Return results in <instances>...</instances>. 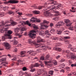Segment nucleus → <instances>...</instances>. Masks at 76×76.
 Masks as SVG:
<instances>
[{
  "instance_id": "nucleus-1",
  "label": "nucleus",
  "mask_w": 76,
  "mask_h": 76,
  "mask_svg": "<svg viewBox=\"0 0 76 76\" xmlns=\"http://www.w3.org/2000/svg\"><path fill=\"white\" fill-rule=\"evenodd\" d=\"M32 7L33 8H35V9H38L40 10L42 8H45V10L46 11V13H48V11H50V10H54V9H57V7H53V6H51L49 7H47V6H39L37 7L36 5H34L32 6Z\"/></svg>"
},
{
  "instance_id": "nucleus-2",
  "label": "nucleus",
  "mask_w": 76,
  "mask_h": 76,
  "mask_svg": "<svg viewBox=\"0 0 76 76\" xmlns=\"http://www.w3.org/2000/svg\"><path fill=\"white\" fill-rule=\"evenodd\" d=\"M33 27L34 29V30L31 31L28 34V35L29 36V37L31 38H32V39L35 38L34 36H35L36 34L34 33H35L36 34L38 33V30L37 29H38V26L35 25V24L34 25Z\"/></svg>"
},
{
  "instance_id": "nucleus-3",
  "label": "nucleus",
  "mask_w": 76,
  "mask_h": 76,
  "mask_svg": "<svg viewBox=\"0 0 76 76\" xmlns=\"http://www.w3.org/2000/svg\"><path fill=\"white\" fill-rule=\"evenodd\" d=\"M28 43L29 44H32V43L35 45L36 47V48H38V47H39L40 48H42V47H45L44 48V51L46 50L47 48H48V47L45 46V45L44 44H42V43L40 44L39 45L37 44L36 42H32V40L31 39H29L28 40Z\"/></svg>"
},
{
  "instance_id": "nucleus-4",
  "label": "nucleus",
  "mask_w": 76,
  "mask_h": 76,
  "mask_svg": "<svg viewBox=\"0 0 76 76\" xmlns=\"http://www.w3.org/2000/svg\"><path fill=\"white\" fill-rule=\"evenodd\" d=\"M10 22L9 21H7L5 23H4L3 21L2 22V25L0 24V26H4L5 27H7V26H14L18 24V23L15 21H13L11 23V24H7V23H10Z\"/></svg>"
},
{
  "instance_id": "nucleus-5",
  "label": "nucleus",
  "mask_w": 76,
  "mask_h": 76,
  "mask_svg": "<svg viewBox=\"0 0 76 76\" xmlns=\"http://www.w3.org/2000/svg\"><path fill=\"white\" fill-rule=\"evenodd\" d=\"M70 51L69 50H66L65 51L66 53H68V55L66 56L67 58H71V59H75L76 58V56L74 53H69Z\"/></svg>"
},
{
  "instance_id": "nucleus-6",
  "label": "nucleus",
  "mask_w": 76,
  "mask_h": 76,
  "mask_svg": "<svg viewBox=\"0 0 76 76\" xmlns=\"http://www.w3.org/2000/svg\"><path fill=\"white\" fill-rule=\"evenodd\" d=\"M49 3L50 4H53V5H52V6H54V5H56L57 4V7H57V9L61 7V4H57V2L56 1H54V0H50V1H49Z\"/></svg>"
},
{
  "instance_id": "nucleus-7",
  "label": "nucleus",
  "mask_w": 76,
  "mask_h": 76,
  "mask_svg": "<svg viewBox=\"0 0 76 76\" xmlns=\"http://www.w3.org/2000/svg\"><path fill=\"white\" fill-rule=\"evenodd\" d=\"M39 66H41V67H44V64H42V62H41V64H39L38 63H36L34 64H31L29 66V68L31 69H32L33 67H38Z\"/></svg>"
},
{
  "instance_id": "nucleus-8",
  "label": "nucleus",
  "mask_w": 76,
  "mask_h": 76,
  "mask_svg": "<svg viewBox=\"0 0 76 76\" xmlns=\"http://www.w3.org/2000/svg\"><path fill=\"white\" fill-rule=\"evenodd\" d=\"M13 33V31H11V30H9L7 32V34H5V37H8V38L9 39H11V36L10 35L11 34H12V33Z\"/></svg>"
},
{
  "instance_id": "nucleus-9",
  "label": "nucleus",
  "mask_w": 76,
  "mask_h": 76,
  "mask_svg": "<svg viewBox=\"0 0 76 76\" xmlns=\"http://www.w3.org/2000/svg\"><path fill=\"white\" fill-rule=\"evenodd\" d=\"M19 23L21 25H24L25 24H27L29 26H31V24L29 23V22L28 21H26V22L23 21H21L19 22Z\"/></svg>"
},
{
  "instance_id": "nucleus-10",
  "label": "nucleus",
  "mask_w": 76,
  "mask_h": 76,
  "mask_svg": "<svg viewBox=\"0 0 76 76\" xmlns=\"http://www.w3.org/2000/svg\"><path fill=\"white\" fill-rule=\"evenodd\" d=\"M19 1L15 0H10L8 2H5L4 4H8V3H18Z\"/></svg>"
},
{
  "instance_id": "nucleus-11",
  "label": "nucleus",
  "mask_w": 76,
  "mask_h": 76,
  "mask_svg": "<svg viewBox=\"0 0 76 76\" xmlns=\"http://www.w3.org/2000/svg\"><path fill=\"white\" fill-rule=\"evenodd\" d=\"M64 22L65 23H66V26H71V25L72 24V23H70V21L68 19H65Z\"/></svg>"
},
{
  "instance_id": "nucleus-12",
  "label": "nucleus",
  "mask_w": 76,
  "mask_h": 76,
  "mask_svg": "<svg viewBox=\"0 0 76 76\" xmlns=\"http://www.w3.org/2000/svg\"><path fill=\"white\" fill-rule=\"evenodd\" d=\"M64 23L63 21L59 22L58 23L55 25V26L57 28H58V27L61 26H62L63 25H64Z\"/></svg>"
},
{
  "instance_id": "nucleus-13",
  "label": "nucleus",
  "mask_w": 76,
  "mask_h": 76,
  "mask_svg": "<svg viewBox=\"0 0 76 76\" xmlns=\"http://www.w3.org/2000/svg\"><path fill=\"white\" fill-rule=\"evenodd\" d=\"M49 22L47 21L46 20H44L43 21V25L44 26V27L46 28H48V25L46 24V23H48Z\"/></svg>"
},
{
  "instance_id": "nucleus-14",
  "label": "nucleus",
  "mask_w": 76,
  "mask_h": 76,
  "mask_svg": "<svg viewBox=\"0 0 76 76\" xmlns=\"http://www.w3.org/2000/svg\"><path fill=\"white\" fill-rule=\"evenodd\" d=\"M4 44L5 45V47L6 48V49H9V48H10V45L8 43L5 42L4 43Z\"/></svg>"
},
{
  "instance_id": "nucleus-15",
  "label": "nucleus",
  "mask_w": 76,
  "mask_h": 76,
  "mask_svg": "<svg viewBox=\"0 0 76 76\" xmlns=\"http://www.w3.org/2000/svg\"><path fill=\"white\" fill-rule=\"evenodd\" d=\"M25 53H26V52H25V51H22L20 53L21 56H19L21 57H23L25 56Z\"/></svg>"
},
{
  "instance_id": "nucleus-16",
  "label": "nucleus",
  "mask_w": 76,
  "mask_h": 76,
  "mask_svg": "<svg viewBox=\"0 0 76 76\" xmlns=\"http://www.w3.org/2000/svg\"><path fill=\"white\" fill-rule=\"evenodd\" d=\"M42 41H43V39H41V37H37V43L41 42H42Z\"/></svg>"
},
{
  "instance_id": "nucleus-17",
  "label": "nucleus",
  "mask_w": 76,
  "mask_h": 76,
  "mask_svg": "<svg viewBox=\"0 0 76 76\" xmlns=\"http://www.w3.org/2000/svg\"><path fill=\"white\" fill-rule=\"evenodd\" d=\"M27 53H29V54H30L32 56H35V51H33L32 50L28 51L27 52Z\"/></svg>"
},
{
  "instance_id": "nucleus-18",
  "label": "nucleus",
  "mask_w": 76,
  "mask_h": 76,
  "mask_svg": "<svg viewBox=\"0 0 76 76\" xmlns=\"http://www.w3.org/2000/svg\"><path fill=\"white\" fill-rule=\"evenodd\" d=\"M36 20L37 18L34 17H32L31 18V20H30V22H32L33 23V22H36Z\"/></svg>"
},
{
  "instance_id": "nucleus-19",
  "label": "nucleus",
  "mask_w": 76,
  "mask_h": 76,
  "mask_svg": "<svg viewBox=\"0 0 76 76\" xmlns=\"http://www.w3.org/2000/svg\"><path fill=\"white\" fill-rule=\"evenodd\" d=\"M20 29V28H18V27L15 28V32L16 35L18 34V32H19V31Z\"/></svg>"
},
{
  "instance_id": "nucleus-20",
  "label": "nucleus",
  "mask_w": 76,
  "mask_h": 76,
  "mask_svg": "<svg viewBox=\"0 0 76 76\" xmlns=\"http://www.w3.org/2000/svg\"><path fill=\"white\" fill-rule=\"evenodd\" d=\"M53 49L54 50H56L57 51H61V48H56V47H55Z\"/></svg>"
},
{
  "instance_id": "nucleus-21",
  "label": "nucleus",
  "mask_w": 76,
  "mask_h": 76,
  "mask_svg": "<svg viewBox=\"0 0 76 76\" xmlns=\"http://www.w3.org/2000/svg\"><path fill=\"white\" fill-rule=\"evenodd\" d=\"M41 29H44V26L43 23H41V26H40Z\"/></svg>"
},
{
  "instance_id": "nucleus-22",
  "label": "nucleus",
  "mask_w": 76,
  "mask_h": 76,
  "mask_svg": "<svg viewBox=\"0 0 76 76\" xmlns=\"http://www.w3.org/2000/svg\"><path fill=\"white\" fill-rule=\"evenodd\" d=\"M45 64H47L48 66H52V64H50V62L49 61H47L45 62Z\"/></svg>"
},
{
  "instance_id": "nucleus-23",
  "label": "nucleus",
  "mask_w": 76,
  "mask_h": 76,
  "mask_svg": "<svg viewBox=\"0 0 76 76\" xmlns=\"http://www.w3.org/2000/svg\"><path fill=\"white\" fill-rule=\"evenodd\" d=\"M33 13H34V14H36L37 15L39 14V11L35 10L33 11Z\"/></svg>"
},
{
  "instance_id": "nucleus-24",
  "label": "nucleus",
  "mask_w": 76,
  "mask_h": 76,
  "mask_svg": "<svg viewBox=\"0 0 76 76\" xmlns=\"http://www.w3.org/2000/svg\"><path fill=\"white\" fill-rule=\"evenodd\" d=\"M1 64H3V66H5V67L7 66V64H8V63L7 62H2Z\"/></svg>"
},
{
  "instance_id": "nucleus-25",
  "label": "nucleus",
  "mask_w": 76,
  "mask_h": 76,
  "mask_svg": "<svg viewBox=\"0 0 76 76\" xmlns=\"http://www.w3.org/2000/svg\"><path fill=\"white\" fill-rule=\"evenodd\" d=\"M53 12L54 13H57V14H56L55 15V16H58V15H60V13L59 12H58V11H53Z\"/></svg>"
},
{
  "instance_id": "nucleus-26",
  "label": "nucleus",
  "mask_w": 76,
  "mask_h": 76,
  "mask_svg": "<svg viewBox=\"0 0 76 76\" xmlns=\"http://www.w3.org/2000/svg\"><path fill=\"white\" fill-rule=\"evenodd\" d=\"M64 67H65V64L63 63L61 64L59 66V67L60 68H63Z\"/></svg>"
},
{
  "instance_id": "nucleus-27",
  "label": "nucleus",
  "mask_w": 76,
  "mask_h": 76,
  "mask_svg": "<svg viewBox=\"0 0 76 76\" xmlns=\"http://www.w3.org/2000/svg\"><path fill=\"white\" fill-rule=\"evenodd\" d=\"M62 33V31H61L60 30V31L57 30L56 31V34H59V35H60V34H61Z\"/></svg>"
},
{
  "instance_id": "nucleus-28",
  "label": "nucleus",
  "mask_w": 76,
  "mask_h": 76,
  "mask_svg": "<svg viewBox=\"0 0 76 76\" xmlns=\"http://www.w3.org/2000/svg\"><path fill=\"white\" fill-rule=\"evenodd\" d=\"M5 34L4 35V36H3L2 37V41H4L5 40V39L6 38H8V36H5Z\"/></svg>"
},
{
  "instance_id": "nucleus-29",
  "label": "nucleus",
  "mask_w": 76,
  "mask_h": 76,
  "mask_svg": "<svg viewBox=\"0 0 76 76\" xmlns=\"http://www.w3.org/2000/svg\"><path fill=\"white\" fill-rule=\"evenodd\" d=\"M53 19V20H59V17H57L54 18Z\"/></svg>"
},
{
  "instance_id": "nucleus-30",
  "label": "nucleus",
  "mask_w": 76,
  "mask_h": 76,
  "mask_svg": "<svg viewBox=\"0 0 76 76\" xmlns=\"http://www.w3.org/2000/svg\"><path fill=\"white\" fill-rule=\"evenodd\" d=\"M24 73H23V72H22V71H20L19 72V76H23V75Z\"/></svg>"
},
{
  "instance_id": "nucleus-31",
  "label": "nucleus",
  "mask_w": 76,
  "mask_h": 76,
  "mask_svg": "<svg viewBox=\"0 0 76 76\" xmlns=\"http://www.w3.org/2000/svg\"><path fill=\"white\" fill-rule=\"evenodd\" d=\"M52 62L53 63V64H54V65H57V62L56 61L53 60L52 61Z\"/></svg>"
},
{
  "instance_id": "nucleus-32",
  "label": "nucleus",
  "mask_w": 76,
  "mask_h": 76,
  "mask_svg": "<svg viewBox=\"0 0 76 76\" xmlns=\"http://www.w3.org/2000/svg\"><path fill=\"white\" fill-rule=\"evenodd\" d=\"M6 58H3L0 60V61H6Z\"/></svg>"
},
{
  "instance_id": "nucleus-33",
  "label": "nucleus",
  "mask_w": 76,
  "mask_h": 76,
  "mask_svg": "<svg viewBox=\"0 0 76 76\" xmlns=\"http://www.w3.org/2000/svg\"><path fill=\"white\" fill-rule=\"evenodd\" d=\"M16 35H17V36H18V38H21V37H22V34L20 35L19 34H16Z\"/></svg>"
},
{
  "instance_id": "nucleus-34",
  "label": "nucleus",
  "mask_w": 76,
  "mask_h": 76,
  "mask_svg": "<svg viewBox=\"0 0 76 76\" xmlns=\"http://www.w3.org/2000/svg\"><path fill=\"white\" fill-rule=\"evenodd\" d=\"M21 31H26V28L25 27H21Z\"/></svg>"
},
{
  "instance_id": "nucleus-35",
  "label": "nucleus",
  "mask_w": 76,
  "mask_h": 76,
  "mask_svg": "<svg viewBox=\"0 0 76 76\" xmlns=\"http://www.w3.org/2000/svg\"><path fill=\"white\" fill-rule=\"evenodd\" d=\"M71 50L72 51L74 52H76V48H71Z\"/></svg>"
},
{
  "instance_id": "nucleus-36",
  "label": "nucleus",
  "mask_w": 76,
  "mask_h": 76,
  "mask_svg": "<svg viewBox=\"0 0 76 76\" xmlns=\"http://www.w3.org/2000/svg\"><path fill=\"white\" fill-rule=\"evenodd\" d=\"M52 39H53V40H56L58 39V38L57 37H52Z\"/></svg>"
},
{
  "instance_id": "nucleus-37",
  "label": "nucleus",
  "mask_w": 76,
  "mask_h": 76,
  "mask_svg": "<svg viewBox=\"0 0 76 76\" xmlns=\"http://www.w3.org/2000/svg\"><path fill=\"white\" fill-rule=\"evenodd\" d=\"M50 32L52 34H53V33H54V32H55V31H54V29H52L50 30Z\"/></svg>"
},
{
  "instance_id": "nucleus-38",
  "label": "nucleus",
  "mask_w": 76,
  "mask_h": 76,
  "mask_svg": "<svg viewBox=\"0 0 76 76\" xmlns=\"http://www.w3.org/2000/svg\"><path fill=\"white\" fill-rule=\"evenodd\" d=\"M50 36H51L50 34H48L46 35V38H50Z\"/></svg>"
},
{
  "instance_id": "nucleus-39",
  "label": "nucleus",
  "mask_w": 76,
  "mask_h": 76,
  "mask_svg": "<svg viewBox=\"0 0 76 76\" xmlns=\"http://www.w3.org/2000/svg\"><path fill=\"white\" fill-rule=\"evenodd\" d=\"M23 71H26V70H27V68H26V67H24L23 68Z\"/></svg>"
},
{
  "instance_id": "nucleus-40",
  "label": "nucleus",
  "mask_w": 76,
  "mask_h": 76,
  "mask_svg": "<svg viewBox=\"0 0 76 76\" xmlns=\"http://www.w3.org/2000/svg\"><path fill=\"white\" fill-rule=\"evenodd\" d=\"M9 9V7H4L3 9L4 10H7Z\"/></svg>"
},
{
  "instance_id": "nucleus-41",
  "label": "nucleus",
  "mask_w": 76,
  "mask_h": 76,
  "mask_svg": "<svg viewBox=\"0 0 76 76\" xmlns=\"http://www.w3.org/2000/svg\"><path fill=\"white\" fill-rule=\"evenodd\" d=\"M64 39H70V37L69 36H66L64 37Z\"/></svg>"
},
{
  "instance_id": "nucleus-42",
  "label": "nucleus",
  "mask_w": 76,
  "mask_h": 76,
  "mask_svg": "<svg viewBox=\"0 0 76 76\" xmlns=\"http://www.w3.org/2000/svg\"><path fill=\"white\" fill-rule=\"evenodd\" d=\"M26 15L28 16H29V17H32V16H33V15L31 14H26Z\"/></svg>"
},
{
  "instance_id": "nucleus-43",
  "label": "nucleus",
  "mask_w": 76,
  "mask_h": 76,
  "mask_svg": "<svg viewBox=\"0 0 76 76\" xmlns=\"http://www.w3.org/2000/svg\"><path fill=\"white\" fill-rule=\"evenodd\" d=\"M40 71L41 73H43L44 72V69H40Z\"/></svg>"
},
{
  "instance_id": "nucleus-44",
  "label": "nucleus",
  "mask_w": 76,
  "mask_h": 76,
  "mask_svg": "<svg viewBox=\"0 0 76 76\" xmlns=\"http://www.w3.org/2000/svg\"><path fill=\"white\" fill-rule=\"evenodd\" d=\"M14 43L15 45H16L18 43V42L16 40H14Z\"/></svg>"
},
{
  "instance_id": "nucleus-45",
  "label": "nucleus",
  "mask_w": 76,
  "mask_h": 76,
  "mask_svg": "<svg viewBox=\"0 0 76 76\" xmlns=\"http://www.w3.org/2000/svg\"><path fill=\"white\" fill-rule=\"evenodd\" d=\"M44 60V56H42L40 58V60Z\"/></svg>"
},
{
  "instance_id": "nucleus-46",
  "label": "nucleus",
  "mask_w": 76,
  "mask_h": 76,
  "mask_svg": "<svg viewBox=\"0 0 76 76\" xmlns=\"http://www.w3.org/2000/svg\"><path fill=\"white\" fill-rule=\"evenodd\" d=\"M13 13V12L12 11H9V12H8V13L9 15H11V14H12Z\"/></svg>"
},
{
  "instance_id": "nucleus-47",
  "label": "nucleus",
  "mask_w": 76,
  "mask_h": 76,
  "mask_svg": "<svg viewBox=\"0 0 76 76\" xmlns=\"http://www.w3.org/2000/svg\"><path fill=\"white\" fill-rule=\"evenodd\" d=\"M53 71H50L49 72V74H50V75H53Z\"/></svg>"
},
{
  "instance_id": "nucleus-48",
  "label": "nucleus",
  "mask_w": 76,
  "mask_h": 76,
  "mask_svg": "<svg viewBox=\"0 0 76 76\" xmlns=\"http://www.w3.org/2000/svg\"><path fill=\"white\" fill-rule=\"evenodd\" d=\"M43 34H44V32L42 31H41L39 33V34L40 35H43Z\"/></svg>"
},
{
  "instance_id": "nucleus-49",
  "label": "nucleus",
  "mask_w": 76,
  "mask_h": 76,
  "mask_svg": "<svg viewBox=\"0 0 76 76\" xmlns=\"http://www.w3.org/2000/svg\"><path fill=\"white\" fill-rule=\"evenodd\" d=\"M49 33V31L48 30H46L45 31V34H48Z\"/></svg>"
},
{
  "instance_id": "nucleus-50",
  "label": "nucleus",
  "mask_w": 76,
  "mask_h": 76,
  "mask_svg": "<svg viewBox=\"0 0 76 76\" xmlns=\"http://www.w3.org/2000/svg\"><path fill=\"white\" fill-rule=\"evenodd\" d=\"M69 29L71 30V31H73V27L72 26H71L69 27Z\"/></svg>"
},
{
  "instance_id": "nucleus-51",
  "label": "nucleus",
  "mask_w": 76,
  "mask_h": 76,
  "mask_svg": "<svg viewBox=\"0 0 76 76\" xmlns=\"http://www.w3.org/2000/svg\"><path fill=\"white\" fill-rule=\"evenodd\" d=\"M65 61V59H62L60 61V62H63Z\"/></svg>"
},
{
  "instance_id": "nucleus-52",
  "label": "nucleus",
  "mask_w": 76,
  "mask_h": 76,
  "mask_svg": "<svg viewBox=\"0 0 76 76\" xmlns=\"http://www.w3.org/2000/svg\"><path fill=\"white\" fill-rule=\"evenodd\" d=\"M71 67H74V66H75V67L76 66V64H71Z\"/></svg>"
},
{
  "instance_id": "nucleus-53",
  "label": "nucleus",
  "mask_w": 76,
  "mask_h": 76,
  "mask_svg": "<svg viewBox=\"0 0 76 76\" xmlns=\"http://www.w3.org/2000/svg\"><path fill=\"white\" fill-rule=\"evenodd\" d=\"M41 20H40L37 19L36 18V22H40Z\"/></svg>"
},
{
  "instance_id": "nucleus-54",
  "label": "nucleus",
  "mask_w": 76,
  "mask_h": 76,
  "mask_svg": "<svg viewBox=\"0 0 76 76\" xmlns=\"http://www.w3.org/2000/svg\"><path fill=\"white\" fill-rule=\"evenodd\" d=\"M50 56L49 55H47V56H46V60H47L48 58H49V57Z\"/></svg>"
},
{
  "instance_id": "nucleus-55",
  "label": "nucleus",
  "mask_w": 76,
  "mask_h": 76,
  "mask_svg": "<svg viewBox=\"0 0 76 76\" xmlns=\"http://www.w3.org/2000/svg\"><path fill=\"white\" fill-rule=\"evenodd\" d=\"M35 69H32L31 70H30V71H31V72H35Z\"/></svg>"
},
{
  "instance_id": "nucleus-56",
  "label": "nucleus",
  "mask_w": 76,
  "mask_h": 76,
  "mask_svg": "<svg viewBox=\"0 0 76 76\" xmlns=\"http://www.w3.org/2000/svg\"><path fill=\"white\" fill-rule=\"evenodd\" d=\"M41 73H36V76H39L41 75Z\"/></svg>"
},
{
  "instance_id": "nucleus-57",
  "label": "nucleus",
  "mask_w": 76,
  "mask_h": 76,
  "mask_svg": "<svg viewBox=\"0 0 76 76\" xmlns=\"http://www.w3.org/2000/svg\"><path fill=\"white\" fill-rule=\"evenodd\" d=\"M62 13H64V15H66V12L63 11H62Z\"/></svg>"
},
{
  "instance_id": "nucleus-58",
  "label": "nucleus",
  "mask_w": 76,
  "mask_h": 76,
  "mask_svg": "<svg viewBox=\"0 0 76 76\" xmlns=\"http://www.w3.org/2000/svg\"><path fill=\"white\" fill-rule=\"evenodd\" d=\"M11 9H12V10H15V9H16V7H12L11 8Z\"/></svg>"
},
{
  "instance_id": "nucleus-59",
  "label": "nucleus",
  "mask_w": 76,
  "mask_h": 76,
  "mask_svg": "<svg viewBox=\"0 0 76 76\" xmlns=\"http://www.w3.org/2000/svg\"><path fill=\"white\" fill-rule=\"evenodd\" d=\"M12 61H16V58H14L13 59H12Z\"/></svg>"
},
{
  "instance_id": "nucleus-60",
  "label": "nucleus",
  "mask_w": 76,
  "mask_h": 76,
  "mask_svg": "<svg viewBox=\"0 0 76 76\" xmlns=\"http://www.w3.org/2000/svg\"><path fill=\"white\" fill-rule=\"evenodd\" d=\"M64 32L66 33H65L64 34H69V33H67V32H69V31H64Z\"/></svg>"
},
{
  "instance_id": "nucleus-61",
  "label": "nucleus",
  "mask_w": 76,
  "mask_h": 76,
  "mask_svg": "<svg viewBox=\"0 0 76 76\" xmlns=\"http://www.w3.org/2000/svg\"><path fill=\"white\" fill-rule=\"evenodd\" d=\"M4 13L2 12V13H1V14H0V16H1V15L2 16H4Z\"/></svg>"
},
{
  "instance_id": "nucleus-62",
  "label": "nucleus",
  "mask_w": 76,
  "mask_h": 76,
  "mask_svg": "<svg viewBox=\"0 0 76 76\" xmlns=\"http://www.w3.org/2000/svg\"><path fill=\"white\" fill-rule=\"evenodd\" d=\"M60 55H58V56L56 57V58L57 59H58V58H60Z\"/></svg>"
},
{
  "instance_id": "nucleus-63",
  "label": "nucleus",
  "mask_w": 76,
  "mask_h": 76,
  "mask_svg": "<svg viewBox=\"0 0 76 76\" xmlns=\"http://www.w3.org/2000/svg\"><path fill=\"white\" fill-rule=\"evenodd\" d=\"M60 72H63V73H64V69H62L60 71Z\"/></svg>"
},
{
  "instance_id": "nucleus-64",
  "label": "nucleus",
  "mask_w": 76,
  "mask_h": 76,
  "mask_svg": "<svg viewBox=\"0 0 76 76\" xmlns=\"http://www.w3.org/2000/svg\"><path fill=\"white\" fill-rule=\"evenodd\" d=\"M70 12H73V13H75V12H76L75 11H73L72 10H70Z\"/></svg>"
}]
</instances>
